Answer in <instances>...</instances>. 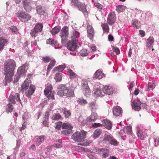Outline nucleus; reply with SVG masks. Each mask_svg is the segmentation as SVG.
Returning a JSON list of instances; mask_svg holds the SVG:
<instances>
[{
	"label": "nucleus",
	"instance_id": "nucleus-62",
	"mask_svg": "<svg viewBox=\"0 0 159 159\" xmlns=\"http://www.w3.org/2000/svg\"><path fill=\"white\" fill-rule=\"evenodd\" d=\"M65 90H59L57 93V94L60 96H62L65 95V93L64 92Z\"/></svg>",
	"mask_w": 159,
	"mask_h": 159
},
{
	"label": "nucleus",
	"instance_id": "nucleus-22",
	"mask_svg": "<svg viewBox=\"0 0 159 159\" xmlns=\"http://www.w3.org/2000/svg\"><path fill=\"white\" fill-rule=\"evenodd\" d=\"M64 92L65 93V96L67 97H73L74 96V91L70 89H67Z\"/></svg>",
	"mask_w": 159,
	"mask_h": 159
},
{
	"label": "nucleus",
	"instance_id": "nucleus-39",
	"mask_svg": "<svg viewBox=\"0 0 159 159\" xmlns=\"http://www.w3.org/2000/svg\"><path fill=\"white\" fill-rule=\"evenodd\" d=\"M62 129H72L73 127L69 124L64 123L62 125Z\"/></svg>",
	"mask_w": 159,
	"mask_h": 159
},
{
	"label": "nucleus",
	"instance_id": "nucleus-38",
	"mask_svg": "<svg viewBox=\"0 0 159 159\" xmlns=\"http://www.w3.org/2000/svg\"><path fill=\"white\" fill-rule=\"evenodd\" d=\"M61 28L59 27H55L53 28L51 31V33L52 35H55L57 34L60 31Z\"/></svg>",
	"mask_w": 159,
	"mask_h": 159
},
{
	"label": "nucleus",
	"instance_id": "nucleus-43",
	"mask_svg": "<svg viewBox=\"0 0 159 159\" xmlns=\"http://www.w3.org/2000/svg\"><path fill=\"white\" fill-rule=\"evenodd\" d=\"M124 132L128 134H132V131L131 127L126 126L125 127L124 129Z\"/></svg>",
	"mask_w": 159,
	"mask_h": 159
},
{
	"label": "nucleus",
	"instance_id": "nucleus-42",
	"mask_svg": "<svg viewBox=\"0 0 159 159\" xmlns=\"http://www.w3.org/2000/svg\"><path fill=\"white\" fill-rule=\"evenodd\" d=\"M62 78V74L59 73H57L56 74L54 77V79L56 80V82H60Z\"/></svg>",
	"mask_w": 159,
	"mask_h": 159
},
{
	"label": "nucleus",
	"instance_id": "nucleus-9",
	"mask_svg": "<svg viewBox=\"0 0 159 159\" xmlns=\"http://www.w3.org/2000/svg\"><path fill=\"white\" fill-rule=\"evenodd\" d=\"M77 7L78 10L82 12L85 16L88 15V11L86 9L87 5L84 3H82L80 2Z\"/></svg>",
	"mask_w": 159,
	"mask_h": 159
},
{
	"label": "nucleus",
	"instance_id": "nucleus-57",
	"mask_svg": "<svg viewBox=\"0 0 159 159\" xmlns=\"http://www.w3.org/2000/svg\"><path fill=\"white\" fill-rule=\"evenodd\" d=\"M47 43L50 44H55L56 42L53 39H49L47 40Z\"/></svg>",
	"mask_w": 159,
	"mask_h": 159
},
{
	"label": "nucleus",
	"instance_id": "nucleus-16",
	"mask_svg": "<svg viewBox=\"0 0 159 159\" xmlns=\"http://www.w3.org/2000/svg\"><path fill=\"white\" fill-rule=\"evenodd\" d=\"M143 104L140 102H138L135 100H133L132 103V108L135 111H139L141 109V105Z\"/></svg>",
	"mask_w": 159,
	"mask_h": 159
},
{
	"label": "nucleus",
	"instance_id": "nucleus-13",
	"mask_svg": "<svg viewBox=\"0 0 159 159\" xmlns=\"http://www.w3.org/2000/svg\"><path fill=\"white\" fill-rule=\"evenodd\" d=\"M35 90V86L33 84L30 85L28 90L25 92L26 95L29 98H30Z\"/></svg>",
	"mask_w": 159,
	"mask_h": 159
},
{
	"label": "nucleus",
	"instance_id": "nucleus-47",
	"mask_svg": "<svg viewBox=\"0 0 159 159\" xmlns=\"http://www.w3.org/2000/svg\"><path fill=\"white\" fill-rule=\"evenodd\" d=\"M61 116L59 113L54 114L52 117V119L54 120H57L60 119Z\"/></svg>",
	"mask_w": 159,
	"mask_h": 159
},
{
	"label": "nucleus",
	"instance_id": "nucleus-21",
	"mask_svg": "<svg viewBox=\"0 0 159 159\" xmlns=\"http://www.w3.org/2000/svg\"><path fill=\"white\" fill-rule=\"evenodd\" d=\"M98 119V116L96 113H93L91 116L86 119L87 121L92 122Z\"/></svg>",
	"mask_w": 159,
	"mask_h": 159
},
{
	"label": "nucleus",
	"instance_id": "nucleus-23",
	"mask_svg": "<svg viewBox=\"0 0 159 159\" xmlns=\"http://www.w3.org/2000/svg\"><path fill=\"white\" fill-rule=\"evenodd\" d=\"M30 86V84L26 80L24 81V83L22 84L20 90L22 92H24L28 89Z\"/></svg>",
	"mask_w": 159,
	"mask_h": 159
},
{
	"label": "nucleus",
	"instance_id": "nucleus-37",
	"mask_svg": "<svg viewBox=\"0 0 159 159\" xmlns=\"http://www.w3.org/2000/svg\"><path fill=\"white\" fill-rule=\"evenodd\" d=\"M112 138V137H111L109 135L105 134L104 136L102 141L103 143H106L107 142L109 143Z\"/></svg>",
	"mask_w": 159,
	"mask_h": 159
},
{
	"label": "nucleus",
	"instance_id": "nucleus-49",
	"mask_svg": "<svg viewBox=\"0 0 159 159\" xmlns=\"http://www.w3.org/2000/svg\"><path fill=\"white\" fill-rule=\"evenodd\" d=\"M137 135L138 137L142 140H143L144 139V135L143 134V132L139 130L137 132Z\"/></svg>",
	"mask_w": 159,
	"mask_h": 159
},
{
	"label": "nucleus",
	"instance_id": "nucleus-26",
	"mask_svg": "<svg viewBox=\"0 0 159 159\" xmlns=\"http://www.w3.org/2000/svg\"><path fill=\"white\" fill-rule=\"evenodd\" d=\"M50 62L47 68V74H48L52 68L54 67L56 61L54 59H51Z\"/></svg>",
	"mask_w": 159,
	"mask_h": 159
},
{
	"label": "nucleus",
	"instance_id": "nucleus-53",
	"mask_svg": "<svg viewBox=\"0 0 159 159\" xmlns=\"http://www.w3.org/2000/svg\"><path fill=\"white\" fill-rule=\"evenodd\" d=\"M72 131V129H66L61 131L62 134L66 135H68Z\"/></svg>",
	"mask_w": 159,
	"mask_h": 159
},
{
	"label": "nucleus",
	"instance_id": "nucleus-10",
	"mask_svg": "<svg viewBox=\"0 0 159 159\" xmlns=\"http://www.w3.org/2000/svg\"><path fill=\"white\" fill-rule=\"evenodd\" d=\"M9 98L10 101L13 104L16 103L15 99H16L17 101H18L22 105L21 100L20 98V94L18 93H16L14 96L10 95Z\"/></svg>",
	"mask_w": 159,
	"mask_h": 159
},
{
	"label": "nucleus",
	"instance_id": "nucleus-28",
	"mask_svg": "<svg viewBox=\"0 0 159 159\" xmlns=\"http://www.w3.org/2000/svg\"><path fill=\"white\" fill-rule=\"evenodd\" d=\"M154 42V39L152 37H150L147 40V46L148 48H151L153 47L152 44Z\"/></svg>",
	"mask_w": 159,
	"mask_h": 159
},
{
	"label": "nucleus",
	"instance_id": "nucleus-55",
	"mask_svg": "<svg viewBox=\"0 0 159 159\" xmlns=\"http://www.w3.org/2000/svg\"><path fill=\"white\" fill-rule=\"evenodd\" d=\"M95 149L96 150H98V151H100L102 152H103L104 153H105L107 152H109V150L107 149L106 148H96Z\"/></svg>",
	"mask_w": 159,
	"mask_h": 159
},
{
	"label": "nucleus",
	"instance_id": "nucleus-34",
	"mask_svg": "<svg viewBox=\"0 0 159 159\" xmlns=\"http://www.w3.org/2000/svg\"><path fill=\"white\" fill-rule=\"evenodd\" d=\"M94 96L96 97L98 96L102 97L104 96L103 93H102L100 89H95L94 90Z\"/></svg>",
	"mask_w": 159,
	"mask_h": 159
},
{
	"label": "nucleus",
	"instance_id": "nucleus-17",
	"mask_svg": "<svg viewBox=\"0 0 159 159\" xmlns=\"http://www.w3.org/2000/svg\"><path fill=\"white\" fill-rule=\"evenodd\" d=\"M103 93L111 95L113 93V89L110 86H105L103 88Z\"/></svg>",
	"mask_w": 159,
	"mask_h": 159
},
{
	"label": "nucleus",
	"instance_id": "nucleus-12",
	"mask_svg": "<svg viewBox=\"0 0 159 159\" xmlns=\"http://www.w3.org/2000/svg\"><path fill=\"white\" fill-rule=\"evenodd\" d=\"M113 113L114 115L115 116H121L122 113V109L119 106H115L113 109Z\"/></svg>",
	"mask_w": 159,
	"mask_h": 159
},
{
	"label": "nucleus",
	"instance_id": "nucleus-27",
	"mask_svg": "<svg viewBox=\"0 0 159 159\" xmlns=\"http://www.w3.org/2000/svg\"><path fill=\"white\" fill-rule=\"evenodd\" d=\"M46 138V136L44 135H40L38 137L37 139L36 143L37 146H39L42 143Z\"/></svg>",
	"mask_w": 159,
	"mask_h": 159
},
{
	"label": "nucleus",
	"instance_id": "nucleus-54",
	"mask_svg": "<svg viewBox=\"0 0 159 159\" xmlns=\"http://www.w3.org/2000/svg\"><path fill=\"white\" fill-rule=\"evenodd\" d=\"M90 107L92 109V111H95L97 109V107L96 104L94 102H93L90 104Z\"/></svg>",
	"mask_w": 159,
	"mask_h": 159
},
{
	"label": "nucleus",
	"instance_id": "nucleus-52",
	"mask_svg": "<svg viewBox=\"0 0 159 159\" xmlns=\"http://www.w3.org/2000/svg\"><path fill=\"white\" fill-rule=\"evenodd\" d=\"M102 123H94L92 124V127L94 128H96L98 127H102Z\"/></svg>",
	"mask_w": 159,
	"mask_h": 159
},
{
	"label": "nucleus",
	"instance_id": "nucleus-33",
	"mask_svg": "<svg viewBox=\"0 0 159 159\" xmlns=\"http://www.w3.org/2000/svg\"><path fill=\"white\" fill-rule=\"evenodd\" d=\"M101 27L103 30L104 33H108L109 32V27L107 23H104L102 24Z\"/></svg>",
	"mask_w": 159,
	"mask_h": 159
},
{
	"label": "nucleus",
	"instance_id": "nucleus-5",
	"mask_svg": "<svg viewBox=\"0 0 159 159\" xmlns=\"http://www.w3.org/2000/svg\"><path fill=\"white\" fill-rule=\"evenodd\" d=\"M62 43H65L68 37V28L67 26L64 27L61 29L60 33Z\"/></svg>",
	"mask_w": 159,
	"mask_h": 159
},
{
	"label": "nucleus",
	"instance_id": "nucleus-25",
	"mask_svg": "<svg viewBox=\"0 0 159 159\" xmlns=\"http://www.w3.org/2000/svg\"><path fill=\"white\" fill-rule=\"evenodd\" d=\"M25 68V65L19 67L17 70V74L19 75H24L26 72Z\"/></svg>",
	"mask_w": 159,
	"mask_h": 159
},
{
	"label": "nucleus",
	"instance_id": "nucleus-15",
	"mask_svg": "<svg viewBox=\"0 0 159 159\" xmlns=\"http://www.w3.org/2000/svg\"><path fill=\"white\" fill-rule=\"evenodd\" d=\"M24 9L27 11L30 10L31 9V4L29 0H23L22 1Z\"/></svg>",
	"mask_w": 159,
	"mask_h": 159
},
{
	"label": "nucleus",
	"instance_id": "nucleus-45",
	"mask_svg": "<svg viewBox=\"0 0 159 159\" xmlns=\"http://www.w3.org/2000/svg\"><path fill=\"white\" fill-rule=\"evenodd\" d=\"M89 53V51L85 49H82L80 51V55L81 56L84 57L88 56Z\"/></svg>",
	"mask_w": 159,
	"mask_h": 159
},
{
	"label": "nucleus",
	"instance_id": "nucleus-59",
	"mask_svg": "<svg viewBox=\"0 0 159 159\" xmlns=\"http://www.w3.org/2000/svg\"><path fill=\"white\" fill-rule=\"evenodd\" d=\"M112 50L114 52H116V54H119L120 53V51L119 48L116 47H113L112 48Z\"/></svg>",
	"mask_w": 159,
	"mask_h": 159
},
{
	"label": "nucleus",
	"instance_id": "nucleus-8",
	"mask_svg": "<svg viewBox=\"0 0 159 159\" xmlns=\"http://www.w3.org/2000/svg\"><path fill=\"white\" fill-rule=\"evenodd\" d=\"M77 41L71 40L69 41L67 43L68 49L72 51H74L77 47Z\"/></svg>",
	"mask_w": 159,
	"mask_h": 159
},
{
	"label": "nucleus",
	"instance_id": "nucleus-40",
	"mask_svg": "<svg viewBox=\"0 0 159 159\" xmlns=\"http://www.w3.org/2000/svg\"><path fill=\"white\" fill-rule=\"evenodd\" d=\"M13 109V106L12 103H9L7 105L6 111L7 113L11 112Z\"/></svg>",
	"mask_w": 159,
	"mask_h": 159
},
{
	"label": "nucleus",
	"instance_id": "nucleus-30",
	"mask_svg": "<svg viewBox=\"0 0 159 159\" xmlns=\"http://www.w3.org/2000/svg\"><path fill=\"white\" fill-rule=\"evenodd\" d=\"M66 66L65 65H61L55 67L52 70V72L53 73L56 72L58 71L61 72L65 68Z\"/></svg>",
	"mask_w": 159,
	"mask_h": 159
},
{
	"label": "nucleus",
	"instance_id": "nucleus-6",
	"mask_svg": "<svg viewBox=\"0 0 159 159\" xmlns=\"http://www.w3.org/2000/svg\"><path fill=\"white\" fill-rule=\"evenodd\" d=\"M82 89L85 96H87L90 93L91 91L88 85L87 81L85 80H82Z\"/></svg>",
	"mask_w": 159,
	"mask_h": 159
},
{
	"label": "nucleus",
	"instance_id": "nucleus-24",
	"mask_svg": "<svg viewBox=\"0 0 159 159\" xmlns=\"http://www.w3.org/2000/svg\"><path fill=\"white\" fill-rule=\"evenodd\" d=\"M79 36L80 33L77 31L74 30L72 32L71 35V40L78 42L77 39L79 37Z\"/></svg>",
	"mask_w": 159,
	"mask_h": 159
},
{
	"label": "nucleus",
	"instance_id": "nucleus-50",
	"mask_svg": "<svg viewBox=\"0 0 159 159\" xmlns=\"http://www.w3.org/2000/svg\"><path fill=\"white\" fill-rule=\"evenodd\" d=\"M80 2L79 0H71V3L72 6L77 7L78 5L80 3Z\"/></svg>",
	"mask_w": 159,
	"mask_h": 159
},
{
	"label": "nucleus",
	"instance_id": "nucleus-2",
	"mask_svg": "<svg viewBox=\"0 0 159 159\" xmlns=\"http://www.w3.org/2000/svg\"><path fill=\"white\" fill-rule=\"evenodd\" d=\"M16 65L15 61L13 60L8 59L4 64V71L10 73H14Z\"/></svg>",
	"mask_w": 159,
	"mask_h": 159
},
{
	"label": "nucleus",
	"instance_id": "nucleus-60",
	"mask_svg": "<svg viewBox=\"0 0 159 159\" xmlns=\"http://www.w3.org/2000/svg\"><path fill=\"white\" fill-rule=\"evenodd\" d=\"M94 5L96 7L99 9L102 10V8L103 6L100 3H95Z\"/></svg>",
	"mask_w": 159,
	"mask_h": 159
},
{
	"label": "nucleus",
	"instance_id": "nucleus-7",
	"mask_svg": "<svg viewBox=\"0 0 159 159\" xmlns=\"http://www.w3.org/2000/svg\"><path fill=\"white\" fill-rule=\"evenodd\" d=\"M87 30L88 34V37L89 38L92 39L93 37L94 34V31L93 26L90 25L89 23H87Z\"/></svg>",
	"mask_w": 159,
	"mask_h": 159
},
{
	"label": "nucleus",
	"instance_id": "nucleus-61",
	"mask_svg": "<svg viewBox=\"0 0 159 159\" xmlns=\"http://www.w3.org/2000/svg\"><path fill=\"white\" fill-rule=\"evenodd\" d=\"M62 122L61 121H59L57 123L55 127V128L57 129H60L62 125Z\"/></svg>",
	"mask_w": 159,
	"mask_h": 159
},
{
	"label": "nucleus",
	"instance_id": "nucleus-46",
	"mask_svg": "<svg viewBox=\"0 0 159 159\" xmlns=\"http://www.w3.org/2000/svg\"><path fill=\"white\" fill-rule=\"evenodd\" d=\"M68 72L69 75L70 77V78H75L77 76V75L70 69H68Z\"/></svg>",
	"mask_w": 159,
	"mask_h": 159
},
{
	"label": "nucleus",
	"instance_id": "nucleus-18",
	"mask_svg": "<svg viewBox=\"0 0 159 159\" xmlns=\"http://www.w3.org/2000/svg\"><path fill=\"white\" fill-rule=\"evenodd\" d=\"M37 13L40 15H43L46 11V9L44 7L40 6H38L36 7Z\"/></svg>",
	"mask_w": 159,
	"mask_h": 159
},
{
	"label": "nucleus",
	"instance_id": "nucleus-32",
	"mask_svg": "<svg viewBox=\"0 0 159 159\" xmlns=\"http://www.w3.org/2000/svg\"><path fill=\"white\" fill-rule=\"evenodd\" d=\"M102 132V129H98L94 131L93 134V138L96 139L98 137Z\"/></svg>",
	"mask_w": 159,
	"mask_h": 159
},
{
	"label": "nucleus",
	"instance_id": "nucleus-48",
	"mask_svg": "<svg viewBox=\"0 0 159 159\" xmlns=\"http://www.w3.org/2000/svg\"><path fill=\"white\" fill-rule=\"evenodd\" d=\"M109 143L111 145H113L114 146H115L118 145V142L115 139L113 138L112 137Z\"/></svg>",
	"mask_w": 159,
	"mask_h": 159
},
{
	"label": "nucleus",
	"instance_id": "nucleus-35",
	"mask_svg": "<svg viewBox=\"0 0 159 159\" xmlns=\"http://www.w3.org/2000/svg\"><path fill=\"white\" fill-rule=\"evenodd\" d=\"M6 39H3L2 37H0V51L3 49L4 46L7 43Z\"/></svg>",
	"mask_w": 159,
	"mask_h": 159
},
{
	"label": "nucleus",
	"instance_id": "nucleus-20",
	"mask_svg": "<svg viewBox=\"0 0 159 159\" xmlns=\"http://www.w3.org/2000/svg\"><path fill=\"white\" fill-rule=\"evenodd\" d=\"M52 90V87L51 84L49 83H48L44 91V94L45 95H47L50 93H51Z\"/></svg>",
	"mask_w": 159,
	"mask_h": 159
},
{
	"label": "nucleus",
	"instance_id": "nucleus-51",
	"mask_svg": "<svg viewBox=\"0 0 159 159\" xmlns=\"http://www.w3.org/2000/svg\"><path fill=\"white\" fill-rule=\"evenodd\" d=\"M51 59L48 56L44 57H42L43 61L45 63H47L50 61Z\"/></svg>",
	"mask_w": 159,
	"mask_h": 159
},
{
	"label": "nucleus",
	"instance_id": "nucleus-14",
	"mask_svg": "<svg viewBox=\"0 0 159 159\" xmlns=\"http://www.w3.org/2000/svg\"><path fill=\"white\" fill-rule=\"evenodd\" d=\"M4 74L5 75V79L6 82V85L7 84V83L10 82L12 80V77L14 75V73H10L8 72L4 71Z\"/></svg>",
	"mask_w": 159,
	"mask_h": 159
},
{
	"label": "nucleus",
	"instance_id": "nucleus-63",
	"mask_svg": "<svg viewBox=\"0 0 159 159\" xmlns=\"http://www.w3.org/2000/svg\"><path fill=\"white\" fill-rule=\"evenodd\" d=\"M139 35L142 37H143L145 36V33L144 31L142 30H140L139 31Z\"/></svg>",
	"mask_w": 159,
	"mask_h": 159
},
{
	"label": "nucleus",
	"instance_id": "nucleus-31",
	"mask_svg": "<svg viewBox=\"0 0 159 159\" xmlns=\"http://www.w3.org/2000/svg\"><path fill=\"white\" fill-rule=\"evenodd\" d=\"M104 76L103 74L99 70H97L94 74V77L96 79H100Z\"/></svg>",
	"mask_w": 159,
	"mask_h": 159
},
{
	"label": "nucleus",
	"instance_id": "nucleus-19",
	"mask_svg": "<svg viewBox=\"0 0 159 159\" xmlns=\"http://www.w3.org/2000/svg\"><path fill=\"white\" fill-rule=\"evenodd\" d=\"M102 126H104L108 129H110L112 127L111 122L107 120H104L102 121Z\"/></svg>",
	"mask_w": 159,
	"mask_h": 159
},
{
	"label": "nucleus",
	"instance_id": "nucleus-44",
	"mask_svg": "<svg viewBox=\"0 0 159 159\" xmlns=\"http://www.w3.org/2000/svg\"><path fill=\"white\" fill-rule=\"evenodd\" d=\"M62 111L63 113L66 117L68 118L71 115V113L69 111L67 110L66 109L64 108L62 109Z\"/></svg>",
	"mask_w": 159,
	"mask_h": 159
},
{
	"label": "nucleus",
	"instance_id": "nucleus-64",
	"mask_svg": "<svg viewBox=\"0 0 159 159\" xmlns=\"http://www.w3.org/2000/svg\"><path fill=\"white\" fill-rule=\"evenodd\" d=\"M49 93L50 94L48 95H47V97L48 98V99H54V95H53V94L52 93L51 94V93Z\"/></svg>",
	"mask_w": 159,
	"mask_h": 159
},
{
	"label": "nucleus",
	"instance_id": "nucleus-3",
	"mask_svg": "<svg viewBox=\"0 0 159 159\" xmlns=\"http://www.w3.org/2000/svg\"><path fill=\"white\" fill-rule=\"evenodd\" d=\"M43 27V24L40 23H36L34 28L31 30L30 34L31 36L32 37H36L42 31Z\"/></svg>",
	"mask_w": 159,
	"mask_h": 159
},
{
	"label": "nucleus",
	"instance_id": "nucleus-4",
	"mask_svg": "<svg viewBox=\"0 0 159 159\" xmlns=\"http://www.w3.org/2000/svg\"><path fill=\"white\" fill-rule=\"evenodd\" d=\"M16 15L22 22H27L30 19V16L29 14L21 11H18Z\"/></svg>",
	"mask_w": 159,
	"mask_h": 159
},
{
	"label": "nucleus",
	"instance_id": "nucleus-1",
	"mask_svg": "<svg viewBox=\"0 0 159 159\" xmlns=\"http://www.w3.org/2000/svg\"><path fill=\"white\" fill-rule=\"evenodd\" d=\"M86 134L87 132L84 130L76 132L72 135V139L75 142H82L86 137Z\"/></svg>",
	"mask_w": 159,
	"mask_h": 159
},
{
	"label": "nucleus",
	"instance_id": "nucleus-56",
	"mask_svg": "<svg viewBox=\"0 0 159 159\" xmlns=\"http://www.w3.org/2000/svg\"><path fill=\"white\" fill-rule=\"evenodd\" d=\"M58 89L60 90H66L67 89V87L65 85L63 84H61L58 87Z\"/></svg>",
	"mask_w": 159,
	"mask_h": 159
},
{
	"label": "nucleus",
	"instance_id": "nucleus-29",
	"mask_svg": "<svg viewBox=\"0 0 159 159\" xmlns=\"http://www.w3.org/2000/svg\"><path fill=\"white\" fill-rule=\"evenodd\" d=\"M132 24L133 27L136 29H139L141 27V23L140 21L137 19H134L132 20Z\"/></svg>",
	"mask_w": 159,
	"mask_h": 159
},
{
	"label": "nucleus",
	"instance_id": "nucleus-41",
	"mask_svg": "<svg viewBox=\"0 0 159 159\" xmlns=\"http://www.w3.org/2000/svg\"><path fill=\"white\" fill-rule=\"evenodd\" d=\"M116 7V11L119 13L124 11L125 9V7L122 5H118Z\"/></svg>",
	"mask_w": 159,
	"mask_h": 159
},
{
	"label": "nucleus",
	"instance_id": "nucleus-58",
	"mask_svg": "<svg viewBox=\"0 0 159 159\" xmlns=\"http://www.w3.org/2000/svg\"><path fill=\"white\" fill-rule=\"evenodd\" d=\"M148 88L151 90L154 88L155 85L153 83L149 82L148 85Z\"/></svg>",
	"mask_w": 159,
	"mask_h": 159
},
{
	"label": "nucleus",
	"instance_id": "nucleus-11",
	"mask_svg": "<svg viewBox=\"0 0 159 159\" xmlns=\"http://www.w3.org/2000/svg\"><path fill=\"white\" fill-rule=\"evenodd\" d=\"M116 15L114 12L110 13L107 18L108 24L111 25L113 24L116 21Z\"/></svg>",
	"mask_w": 159,
	"mask_h": 159
},
{
	"label": "nucleus",
	"instance_id": "nucleus-36",
	"mask_svg": "<svg viewBox=\"0 0 159 159\" xmlns=\"http://www.w3.org/2000/svg\"><path fill=\"white\" fill-rule=\"evenodd\" d=\"M77 102L81 106H84L87 103L86 100L82 98H79Z\"/></svg>",
	"mask_w": 159,
	"mask_h": 159
}]
</instances>
